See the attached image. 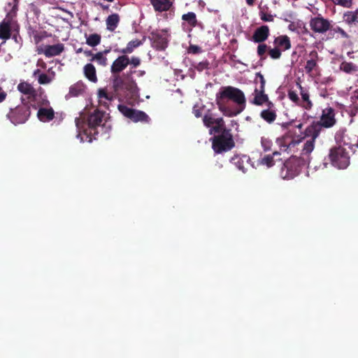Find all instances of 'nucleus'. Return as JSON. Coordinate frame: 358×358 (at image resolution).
Segmentation results:
<instances>
[{"label":"nucleus","instance_id":"052dcab7","mask_svg":"<svg viewBox=\"0 0 358 358\" xmlns=\"http://www.w3.org/2000/svg\"><path fill=\"white\" fill-rule=\"evenodd\" d=\"M83 52V48H78V49L76 50V52H77V53H80V52Z\"/></svg>","mask_w":358,"mask_h":358},{"label":"nucleus","instance_id":"aec40b11","mask_svg":"<svg viewBox=\"0 0 358 358\" xmlns=\"http://www.w3.org/2000/svg\"><path fill=\"white\" fill-rule=\"evenodd\" d=\"M273 45L281 52L289 50L292 48L290 38L287 35H280L274 38Z\"/></svg>","mask_w":358,"mask_h":358},{"label":"nucleus","instance_id":"473e14b6","mask_svg":"<svg viewBox=\"0 0 358 358\" xmlns=\"http://www.w3.org/2000/svg\"><path fill=\"white\" fill-rule=\"evenodd\" d=\"M215 126L210 129L211 131H214L217 134H222L224 130H229L225 127L224 121L222 117L217 118V121L215 123Z\"/></svg>","mask_w":358,"mask_h":358},{"label":"nucleus","instance_id":"4d7b16f0","mask_svg":"<svg viewBox=\"0 0 358 358\" xmlns=\"http://www.w3.org/2000/svg\"><path fill=\"white\" fill-rule=\"evenodd\" d=\"M18 1L19 0H13V2H14V5H13V10H17V4H18Z\"/></svg>","mask_w":358,"mask_h":358},{"label":"nucleus","instance_id":"f257e3e1","mask_svg":"<svg viewBox=\"0 0 358 358\" xmlns=\"http://www.w3.org/2000/svg\"><path fill=\"white\" fill-rule=\"evenodd\" d=\"M129 57L125 54L117 57L110 66L113 91L108 92L106 88L99 90V102L106 108H108V101H113L120 92L127 93L134 100L139 96L137 84L133 78L136 71L130 69L121 74L129 65Z\"/></svg>","mask_w":358,"mask_h":358},{"label":"nucleus","instance_id":"4468645a","mask_svg":"<svg viewBox=\"0 0 358 358\" xmlns=\"http://www.w3.org/2000/svg\"><path fill=\"white\" fill-rule=\"evenodd\" d=\"M284 167L287 170L285 178L291 179L298 176L301 172L299 160L298 159H291L284 164Z\"/></svg>","mask_w":358,"mask_h":358},{"label":"nucleus","instance_id":"c756f323","mask_svg":"<svg viewBox=\"0 0 358 358\" xmlns=\"http://www.w3.org/2000/svg\"><path fill=\"white\" fill-rule=\"evenodd\" d=\"M280 155V152L278 151L273 152L272 155H266L264 157L261 158L259 161L260 164L266 165L267 167L270 168L274 165V157Z\"/></svg>","mask_w":358,"mask_h":358},{"label":"nucleus","instance_id":"f03ea898","mask_svg":"<svg viewBox=\"0 0 358 358\" xmlns=\"http://www.w3.org/2000/svg\"><path fill=\"white\" fill-rule=\"evenodd\" d=\"M216 104L224 115L236 116L246 107V98L242 90L233 86L222 87L215 96Z\"/></svg>","mask_w":358,"mask_h":358},{"label":"nucleus","instance_id":"de8ad7c7","mask_svg":"<svg viewBox=\"0 0 358 358\" xmlns=\"http://www.w3.org/2000/svg\"><path fill=\"white\" fill-rule=\"evenodd\" d=\"M208 68V62L207 61L201 62L195 66V69L199 71H202Z\"/></svg>","mask_w":358,"mask_h":358},{"label":"nucleus","instance_id":"b1692460","mask_svg":"<svg viewBox=\"0 0 358 358\" xmlns=\"http://www.w3.org/2000/svg\"><path fill=\"white\" fill-rule=\"evenodd\" d=\"M343 21L348 25H358V8L355 10H348L343 16Z\"/></svg>","mask_w":358,"mask_h":358},{"label":"nucleus","instance_id":"603ef678","mask_svg":"<svg viewBox=\"0 0 358 358\" xmlns=\"http://www.w3.org/2000/svg\"><path fill=\"white\" fill-rule=\"evenodd\" d=\"M83 52L86 57H92L93 55H94V54H93L92 50H85V51H83Z\"/></svg>","mask_w":358,"mask_h":358},{"label":"nucleus","instance_id":"5701e85b","mask_svg":"<svg viewBox=\"0 0 358 358\" xmlns=\"http://www.w3.org/2000/svg\"><path fill=\"white\" fill-rule=\"evenodd\" d=\"M150 2L155 10L158 12L167 11L172 6V3L169 0H150Z\"/></svg>","mask_w":358,"mask_h":358},{"label":"nucleus","instance_id":"c03bdc74","mask_svg":"<svg viewBox=\"0 0 358 358\" xmlns=\"http://www.w3.org/2000/svg\"><path fill=\"white\" fill-rule=\"evenodd\" d=\"M38 83L41 85H46L51 82V78L45 73H41L38 78Z\"/></svg>","mask_w":358,"mask_h":358},{"label":"nucleus","instance_id":"5fc2aeb1","mask_svg":"<svg viewBox=\"0 0 358 358\" xmlns=\"http://www.w3.org/2000/svg\"><path fill=\"white\" fill-rule=\"evenodd\" d=\"M110 52V49H106L103 51H100V53H102V55L105 57H106L107 54H108Z\"/></svg>","mask_w":358,"mask_h":358},{"label":"nucleus","instance_id":"c9c22d12","mask_svg":"<svg viewBox=\"0 0 358 358\" xmlns=\"http://www.w3.org/2000/svg\"><path fill=\"white\" fill-rule=\"evenodd\" d=\"M182 20L186 21L190 26L196 27L197 20L196 14L193 12H189L182 15Z\"/></svg>","mask_w":358,"mask_h":358},{"label":"nucleus","instance_id":"dca6fc26","mask_svg":"<svg viewBox=\"0 0 358 358\" xmlns=\"http://www.w3.org/2000/svg\"><path fill=\"white\" fill-rule=\"evenodd\" d=\"M266 109H264L260 113V117L268 124H272L275 122L277 117L276 108L273 102H269L266 105Z\"/></svg>","mask_w":358,"mask_h":358},{"label":"nucleus","instance_id":"a878e982","mask_svg":"<svg viewBox=\"0 0 358 358\" xmlns=\"http://www.w3.org/2000/svg\"><path fill=\"white\" fill-rule=\"evenodd\" d=\"M83 71L85 76L92 83H96L98 80L97 76H96V69L94 66L91 64H87L84 66Z\"/></svg>","mask_w":358,"mask_h":358},{"label":"nucleus","instance_id":"39448f33","mask_svg":"<svg viewBox=\"0 0 358 358\" xmlns=\"http://www.w3.org/2000/svg\"><path fill=\"white\" fill-rule=\"evenodd\" d=\"M212 148L216 154H221L231 150L235 146L231 130H224L222 134L212 138Z\"/></svg>","mask_w":358,"mask_h":358},{"label":"nucleus","instance_id":"09e8293b","mask_svg":"<svg viewBox=\"0 0 358 358\" xmlns=\"http://www.w3.org/2000/svg\"><path fill=\"white\" fill-rule=\"evenodd\" d=\"M333 31L335 33H338V34H341V36L344 38H349V35L347 34V32L340 27H336L334 28Z\"/></svg>","mask_w":358,"mask_h":358},{"label":"nucleus","instance_id":"ddd939ff","mask_svg":"<svg viewBox=\"0 0 358 358\" xmlns=\"http://www.w3.org/2000/svg\"><path fill=\"white\" fill-rule=\"evenodd\" d=\"M64 50V45L63 43H57L55 45H48L43 48L38 49V54H43L46 57H52L59 55Z\"/></svg>","mask_w":358,"mask_h":358},{"label":"nucleus","instance_id":"7c9ffc66","mask_svg":"<svg viewBox=\"0 0 358 358\" xmlns=\"http://www.w3.org/2000/svg\"><path fill=\"white\" fill-rule=\"evenodd\" d=\"M315 141L313 139H308L306 141L301 150L303 156L308 157L315 148Z\"/></svg>","mask_w":358,"mask_h":358},{"label":"nucleus","instance_id":"bf43d9fd","mask_svg":"<svg viewBox=\"0 0 358 358\" xmlns=\"http://www.w3.org/2000/svg\"><path fill=\"white\" fill-rule=\"evenodd\" d=\"M354 96L356 99L358 100V89L357 90L355 91L354 92Z\"/></svg>","mask_w":358,"mask_h":358},{"label":"nucleus","instance_id":"a211bd4d","mask_svg":"<svg viewBox=\"0 0 358 358\" xmlns=\"http://www.w3.org/2000/svg\"><path fill=\"white\" fill-rule=\"evenodd\" d=\"M270 35V30L267 25H262L257 28L252 36V40L255 43H261L266 41Z\"/></svg>","mask_w":358,"mask_h":358},{"label":"nucleus","instance_id":"9d476101","mask_svg":"<svg viewBox=\"0 0 358 358\" xmlns=\"http://www.w3.org/2000/svg\"><path fill=\"white\" fill-rule=\"evenodd\" d=\"M331 22L324 18L321 15L311 17L309 26L311 30L317 34H325L332 28Z\"/></svg>","mask_w":358,"mask_h":358},{"label":"nucleus","instance_id":"423d86ee","mask_svg":"<svg viewBox=\"0 0 358 358\" xmlns=\"http://www.w3.org/2000/svg\"><path fill=\"white\" fill-rule=\"evenodd\" d=\"M254 83L255 87L252 94L253 99L250 101L251 103L255 106H263L271 102L268 94L265 93L266 80L260 72L256 73Z\"/></svg>","mask_w":358,"mask_h":358},{"label":"nucleus","instance_id":"1a4fd4ad","mask_svg":"<svg viewBox=\"0 0 358 358\" xmlns=\"http://www.w3.org/2000/svg\"><path fill=\"white\" fill-rule=\"evenodd\" d=\"M118 110L126 117L129 118L134 122H141L142 123H149L150 117L143 111L129 108L128 106L120 104Z\"/></svg>","mask_w":358,"mask_h":358},{"label":"nucleus","instance_id":"f3484780","mask_svg":"<svg viewBox=\"0 0 358 358\" xmlns=\"http://www.w3.org/2000/svg\"><path fill=\"white\" fill-rule=\"evenodd\" d=\"M299 87L300 89V95L301 99H299L298 106H300L306 110H310L313 107V103L310 99L309 92L300 84H299Z\"/></svg>","mask_w":358,"mask_h":358},{"label":"nucleus","instance_id":"4c0bfd02","mask_svg":"<svg viewBox=\"0 0 358 358\" xmlns=\"http://www.w3.org/2000/svg\"><path fill=\"white\" fill-rule=\"evenodd\" d=\"M340 69L341 71H343L345 73H350L351 72L357 71L356 65H355L352 62H344L341 63V64L340 66Z\"/></svg>","mask_w":358,"mask_h":358},{"label":"nucleus","instance_id":"c85d7f7f","mask_svg":"<svg viewBox=\"0 0 358 358\" xmlns=\"http://www.w3.org/2000/svg\"><path fill=\"white\" fill-rule=\"evenodd\" d=\"M17 90L22 94L28 96H35L36 90L27 82H21L17 85Z\"/></svg>","mask_w":358,"mask_h":358},{"label":"nucleus","instance_id":"3c124183","mask_svg":"<svg viewBox=\"0 0 358 358\" xmlns=\"http://www.w3.org/2000/svg\"><path fill=\"white\" fill-rule=\"evenodd\" d=\"M189 52L194 54H196L200 52L201 48L197 45H190Z\"/></svg>","mask_w":358,"mask_h":358},{"label":"nucleus","instance_id":"8fccbe9b","mask_svg":"<svg viewBox=\"0 0 358 358\" xmlns=\"http://www.w3.org/2000/svg\"><path fill=\"white\" fill-rule=\"evenodd\" d=\"M7 97V93L3 91L1 87H0V103H2L6 100Z\"/></svg>","mask_w":358,"mask_h":358},{"label":"nucleus","instance_id":"6e6552de","mask_svg":"<svg viewBox=\"0 0 358 358\" xmlns=\"http://www.w3.org/2000/svg\"><path fill=\"white\" fill-rule=\"evenodd\" d=\"M31 114L30 107L23 104L17 106L14 109H10L6 117L14 124H24L28 120Z\"/></svg>","mask_w":358,"mask_h":358},{"label":"nucleus","instance_id":"4be33fe9","mask_svg":"<svg viewBox=\"0 0 358 358\" xmlns=\"http://www.w3.org/2000/svg\"><path fill=\"white\" fill-rule=\"evenodd\" d=\"M249 159V157L246 155H234L231 157L230 162L235 165L238 170L241 171L243 173H245L247 169L245 167V164L248 163Z\"/></svg>","mask_w":358,"mask_h":358},{"label":"nucleus","instance_id":"e433bc0d","mask_svg":"<svg viewBox=\"0 0 358 358\" xmlns=\"http://www.w3.org/2000/svg\"><path fill=\"white\" fill-rule=\"evenodd\" d=\"M90 62H96L98 64L106 66L108 64V59L102 53L97 52L90 59Z\"/></svg>","mask_w":358,"mask_h":358},{"label":"nucleus","instance_id":"6ab92c4d","mask_svg":"<svg viewBox=\"0 0 358 358\" xmlns=\"http://www.w3.org/2000/svg\"><path fill=\"white\" fill-rule=\"evenodd\" d=\"M319 59V55L315 50H312L308 54V58L306 61V64L304 66L305 72L307 74L311 75L312 72L318 68L317 62Z\"/></svg>","mask_w":358,"mask_h":358},{"label":"nucleus","instance_id":"864d4df0","mask_svg":"<svg viewBox=\"0 0 358 358\" xmlns=\"http://www.w3.org/2000/svg\"><path fill=\"white\" fill-rule=\"evenodd\" d=\"M193 113L196 117H199L201 116V113L199 109L194 108Z\"/></svg>","mask_w":358,"mask_h":358},{"label":"nucleus","instance_id":"a19ab883","mask_svg":"<svg viewBox=\"0 0 358 358\" xmlns=\"http://www.w3.org/2000/svg\"><path fill=\"white\" fill-rule=\"evenodd\" d=\"M268 48L269 47L266 43H259L257 48V55L261 59H265V53L266 51L268 50Z\"/></svg>","mask_w":358,"mask_h":358},{"label":"nucleus","instance_id":"7ed1b4c3","mask_svg":"<svg viewBox=\"0 0 358 358\" xmlns=\"http://www.w3.org/2000/svg\"><path fill=\"white\" fill-rule=\"evenodd\" d=\"M335 139L337 145L330 148L328 159L333 166L339 169H345L350 165V157L349 152L343 145H349L350 143L345 141L343 132L342 133V136H340L339 134H336Z\"/></svg>","mask_w":358,"mask_h":358},{"label":"nucleus","instance_id":"0eeeda50","mask_svg":"<svg viewBox=\"0 0 358 358\" xmlns=\"http://www.w3.org/2000/svg\"><path fill=\"white\" fill-rule=\"evenodd\" d=\"M104 113L95 110L87 117V128L84 130L85 134L90 138L89 141L96 139L99 134L98 127L102 125Z\"/></svg>","mask_w":358,"mask_h":358},{"label":"nucleus","instance_id":"393cba45","mask_svg":"<svg viewBox=\"0 0 358 358\" xmlns=\"http://www.w3.org/2000/svg\"><path fill=\"white\" fill-rule=\"evenodd\" d=\"M11 36V26L10 20H3L0 23V38L8 40Z\"/></svg>","mask_w":358,"mask_h":358},{"label":"nucleus","instance_id":"ea45409f","mask_svg":"<svg viewBox=\"0 0 358 358\" xmlns=\"http://www.w3.org/2000/svg\"><path fill=\"white\" fill-rule=\"evenodd\" d=\"M216 121L217 118H215L211 113L206 114L203 117V124L207 127H211Z\"/></svg>","mask_w":358,"mask_h":358},{"label":"nucleus","instance_id":"49530a36","mask_svg":"<svg viewBox=\"0 0 358 358\" xmlns=\"http://www.w3.org/2000/svg\"><path fill=\"white\" fill-rule=\"evenodd\" d=\"M129 64H131L132 68H136L138 66L141 64V59L138 57H131V58H129Z\"/></svg>","mask_w":358,"mask_h":358},{"label":"nucleus","instance_id":"58836bf2","mask_svg":"<svg viewBox=\"0 0 358 358\" xmlns=\"http://www.w3.org/2000/svg\"><path fill=\"white\" fill-rule=\"evenodd\" d=\"M268 55L272 59H279L282 56V52L274 45L273 48H268Z\"/></svg>","mask_w":358,"mask_h":358},{"label":"nucleus","instance_id":"37998d69","mask_svg":"<svg viewBox=\"0 0 358 358\" xmlns=\"http://www.w3.org/2000/svg\"><path fill=\"white\" fill-rule=\"evenodd\" d=\"M335 5H338L344 8H351L353 0H331Z\"/></svg>","mask_w":358,"mask_h":358},{"label":"nucleus","instance_id":"bb28decb","mask_svg":"<svg viewBox=\"0 0 358 358\" xmlns=\"http://www.w3.org/2000/svg\"><path fill=\"white\" fill-rule=\"evenodd\" d=\"M119 22L120 16L118 14L113 13L108 15L106 20L107 29L110 31H114L115 29L117 27Z\"/></svg>","mask_w":358,"mask_h":358},{"label":"nucleus","instance_id":"680f3d73","mask_svg":"<svg viewBox=\"0 0 358 358\" xmlns=\"http://www.w3.org/2000/svg\"><path fill=\"white\" fill-rule=\"evenodd\" d=\"M145 74V71H140V75L141 76H143Z\"/></svg>","mask_w":358,"mask_h":358},{"label":"nucleus","instance_id":"a18cd8bd","mask_svg":"<svg viewBox=\"0 0 358 358\" xmlns=\"http://www.w3.org/2000/svg\"><path fill=\"white\" fill-rule=\"evenodd\" d=\"M288 98L296 105L298 106V103L299 102V97L297 93L294 91L289 90L287 94Z\"/></svg>","mask_w":358,"mask_h":358},{"label":"nucleus","instance_id":"20e7f679","mask_svg":"<svg viewBox=\"0 0 358 358\" xmlns=\"http://www.w3.org/2000/svg\"><path fill=\"white\" fill-rule=\"evenodd\" d=\"M293 121L282 122L280 126L283 130H286L285 134L277 139V143L280 147V150L283 152H289L302 141L303 138L296 135L294 129H290Z\"/></svg>","mask_w":358,"mask_h":358},{"label":"nucleus","instance_id":"6e6d98bb","mask_svg":"<svg viewBox=\"0 0 358 358\" xmlns=\"http://www.w3.org/2000/svg\"><path fill=\"white\" fill-rule=\"evenodd\" d=\"M255 0H246V3L250 6H253L255 3Z\"/></svg>","mask_w":358,"mask_h":358},{"label":"nucleus","instance_id":"cd10ccee","mask_svg":"<svg viewBox=\"0 0 358 358\" xmlns=\"http://www.w3.org/2000/svg\"><path fill=\"white\" fill-rule=\"evenodd\" d=\"M145 38L144 37L143 41H140L138 39L131 41L127 43L126 48L120 50L119 52L122 54H125V55L130 54L134 51V50L135 48L143 44V41H145Z\"/></svg>","mask_w":358,"mask_h":358},{"label":"nucleus","instance_id":"13d9d810","mask_svg":"<svg viewBox=\"0 0 358 358\" xmlns=\"http://www.w3.org/2000/svg\"><path fill=\"white\" fill-rule=\"evenodd\" d=\"M303 123H299L298 124H296L294 126V128H296V129H301L303 128Z\"/></svg>","mask_w":358,"mask_h":358},{"label":"nucleus","instance_id":"f704fd0d","mask_svg":"<svg viewBox=\"0 0 358 358\" xmlns=\"http://www.w3.org/2000/svg\"><path fill=\"white\" fill-rule=\"evenodd\" d=\"M101 36L100 34H92L86 38V43L91 47H95L101 43Z\"/></svg>","mask_w":358,"mask_h":358},{"label":"nucleus","instance_id":"79ce46f5","mask_svg":"<svg viewBox=\"0 0 358 358\" xmlns=\"http://www.w3.org/2000/svg\"><path fill=\"white\" fill-rule=\"evenodd\" d=\"M261 144L264 151L265 152L270 151L273 145L272 141L266 137H262Z\"/></svg>","mask_w":358,"mask_h":358},{"label":"nucleus","instance_id":"2eb2a0df","mask_svg":"<svg viewBox=\"0 0 358 358\" xmlns=\"http://www.w3.org/2000/svg\"><path fill=\"white\" fill-rule=\"evenodd\" d=\"M322 130V127L320 125V123L316 121H313L309 124L303 131V136H299V138H303L302 140L307 137L310 138V139H313L315 141L317 137H319L321 131Z\"/></svg>","mask_w":358,"mask_h":358},{"label":"nucleus","instance_id":"f8f14e48","mask_svg":"<svg viewBox=\"0 0 358 358\" xmlns=\"http://www.w3.org/2000/svg\"><path fill=\"white\" fill-rule=\"evenodd\" d=\"M335 115L334 109L331 107H327L322 110L320 120L317 122L320 123L322 128H331L336 123Z\"/></svg>","mask_w":358,"mask_h":358},{"label":"nucleus","instance_id":"2f4dec72","mask_svg":"<svg viewBox=\"0 0 358 358\" xmlns=\"http://www.w3.org/2000/svg\"><path fill=\"white\" fill-rule=\"evenodd\" d=\"M259 15L260 19L264 22H273L274 20L273 16L271 14L267 13V10H268V7L266 6H259Z\"/></svg>","mask_w":358,"mask_h":358},{"label":"nucleus","instance_id":"412c9836","mask_svg":"<svg viewBox=\"0 0 358 358\" xmlns=\"http://www.w3.org/2000/svg\"><path fill=\"white\" fill-rule=\"evenodd\" d=\"M37 117L41 122H50L55 118V111L51 107L40 108L37 112Z\"/></svg>","mask_w":358,"mask_h":358},{"label":"nucleus","instance_id":"9b49d317","mask_svg":"<svg viewBox=\"0 0 358 358\" xmlns=\"http://www.w3.org/2000/svg\"><path fill=\"white\" fill-rule=\"evenodd\" d=\"M151 45L157 50H164L168 45V35L164 30L153 31L148 36Z\"/></svg>","mask_w":358,"mask_h":358},{"label":"nucleus","instance_id":"72a5a7b5","mask_svg":"<svg viewBox=\"0 0 358 358\" xmlns=\"http://www.w3.org/2000/svg\"><path fill=\"white\" fill-rule=\"evenodd\" d=\"M84 91V85L82 83H77L71 85L69 88V94L71 96H77Z\"/></svg>","mask_w":358,"mask_h":358}]
</instances>
